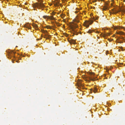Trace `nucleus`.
<instances>
[{
    "label": "nucleus",
    "mask_w": 125,
    "mask_h": 125,
    "mask_svg": "<svg viewBox=\"0 0 125 125\" xmlns=\"http://www.w3.org/2000/svg\"><path fill=\"white\" fill-rule=\"evenodd\" d=\"M44 33L45 34H47L48 33L47 32V31L46 30H45V33Z\"/></svg>",
    "instance_id": "6ab92c4d"
},
{
    "label": "nucleus",
    "mask_w": 125,
    "mask_h": 125,
    "mask_svg": "<svg viewBox=\"0 0 125 125\" xmlns=\"http://www.w3.org/2000/svg\"><path fill=\"white\" fill-rule=\"evenodd\" d=\"M118 29V28H117V27H115V28H114V29H115V30H116V29Z\"/></svg>",
    "instance_id": "a878e982"
},
{
    "label": "nucleus",
    "mask_w": 125,
    "mask_h": 125,
    "mask_svg": "<svg viewBox=\"0 0 125 125\" xmlns=\"http://www.w3.org/2000/svg\"><path fill=\"white\" fill-rule=\"evenodd\" d=\"M65 1L66 0H64Z\"/></svg>",
    "instance_id": "4c0bfd02"
},
{
    "label": "nucleus",
    "mask_w": 125,
    "mask_h": 125,
    "mask_svg": "<svg viewBox=\"0 0 125 125\" xmlns=\"http://www.w3.org/2000/svg\"><path fill=\"white\" fill-rule=\"evenodd\" d=\"M81 80H80V81L78 82V86L79 87H83V85L81 83Z\"/></svg>",
    "instance_id": "39448f33"
},
{
    "label": "nucleus",
    "mask_w": 125,
    "mask_h": 125,
    "mask_svg": "<svg viewBox=\"0 0 125 125\" xmlns=\"http://www.w3.org/2000/svg\"><path fill=\"white\" fill-rule=\"evenodd\" d=\"M117 40H119V39H117Z\"/></svg>",
    "instance_id": "72a5a7b5"
},
{
    "label": "nucleus",
    "mask_w": 125,
    "mask_h": 125,
    "mask_svg": "<svg viewBox=\"0 0 125 125\" xmlns=\"http://www.w3.org/2000/svg\"><path fill=\"white\" fill-rule=\"evenodd\" d=\"M44 28H47V29H51V27H50V26H48V25H47V26H46L45 27H44Z\"/></svg>",
    "instance_id": "ddd939ff"
},
{
    "label": "nucleus",
    "mask_w": 125,
    "mask_h": 125,
    "mask_svg": "<svg viewBox=\"0 0 125 125\" xmlns=\"http://www.w3.org/2000/svg\"><path fill=\"white\" fill-rule=\"evenodd\" d=\"M24 27H25L29 29L31 28V27L30 26L29 23L26 24L24 25Z\"/></svg>",
    "instance_id": "423d86ee"
},
{
    "label": "nucleus",
    "mask_w": 125,
    "mask_h": 125,
    "mask_svg": "<svg viewBox=\"0 0 125 125\" xmlns=\"http://www.w3.org/2000/svg\"><path fill=\"white\" fill-rule=\"evenodd\" d=\"M90 90L91 91H92V89H90Z\"/></svg>",
    "instance_id": "2f4dec72"
},
{
    "label": "nucleus",
    "mask_w": 125,
    "mask_h": 125,
    "mask_svg": "<svg viewBox=\"0 0 125 125\" xmlns=\"http://www.w3.org/2000/svg\"><path fill=\"white\" fill-rule=\"evenodd\" d=\"M88 79L89 80H88L86 79L85 80L87 81L90 82V80H91L92 81H94L95 80L94 78H93L92 77H88Z\"/></svg>",
    "instance_id": "7ed1b4c3"
},
{
    "label": "nucleus",
    "mask_w": 125,
    "mask_h": 125,
    "mask_svg": "<svg viewBox=\"0 0 125 125\" xmlns=\"http://www.w3.org/2000/svg\"><path fill=\"white\" fill-rule=\"evenodd\" d=\"M116 33L118 34H119L120 35H124V33L123 32L120 31L119 32H116Z\"/></svg>",
    "instance_id": "1a4fd4ad"
},
{
    "label": "nucleus",
    "mask_w": 125,
    "mask_h": 125,
    "mask_svg": "<svg viewBox=\"0 0 125 125\" xmlns=\"http://www.w3.org/2000/svg\"><path fill=\"white\" fill-rule=\"evenodd\" d=\"M112 10L113 11V14H116L118 12V10H114L113 9H112Z\"/></svg>",
    "instance_id": "9d476101"
},
{
    "label": "nucleus",
    "mask_w": 125,
    "mask_h": 125,
    "mask_svg": "<svg viewBox=\"0 0 125 125\" xmlns=\"http://www.w3.org/2000/svg\"><path fill=\"white\" fill-rule=\"evenodd\" d=\"M122 12H125V11L124 10H123L122 11Z\"/></svg>",
    "instance_id": "c756f323"
},
{
    "label": "nucleus",
    "mask_w": 125,
    "mask_h": 125,
    "mask_svg": "<svg viewBox=\"0 0 125 125\" xmlns=\"http://www.w3.org/2000/svg\"><path fill=\"white\" fill-rule=\"evenodd\" d=\"M112 4H111V5H112Z\"/></svg>",
    "instance_id": "c9c22d12"
},
{
    "label": "nucleus",
    "mask_w": 125,
    "mask_h": 125,
    "mask_svg": "<svg viewBox=\"0 0 125 125\" xmlns=\"http://www.w3.org/2000/svg\"><path fill=\"white\" fill-rule=\"evenodd\" d=\"M48 16H43V18L44 19H46L47 18H48Z\"/></svg>",
    "instance_id": "f3484780"
},
{
    "label": "nucleus",
    "mask_w": 125,
    "mask_h": 125,
    "mask_svg": "<svg viewBox=\"0 0 125 125\" xmlns=\"http://www.w3.org/2000/svg\"><path fill=\"white\" fill-rule=\"evenodd\" d=\"M56 34H57V35H58V34L57 33H56Z\"/></svg>",
    "instance_id": "f704fd0d"
},
{
    "label": "nucleus",
    "mask_w": 125,
    "mask_h": 125,
    "mask_svg": "<svg viewBox=\"0 0 125 125\" xmlns=\"http://www.w3.org/2000/svg\"><path fill=\"white\" fill-rule=\"evenodd\" d=\"M93 22V21H86L84 22V26L86 27H89L90 25Z\"/></svg>",
    "instance_id": "f257e3e1"
},
{
    "label": "nucleus",
    "mask_w": 125,
    "mask_h": 125,
    "mask_svg": "<svg viewBox=\"0 0 125 125\" xmlns=\"http://www.w3.org/2000/svg\"><path fill=\"white\" fill-rule=\"evenodd\" d=\"M70 43L71 44H75V40L72 39L69 41Z\"/></svg>",
    "instance_id": "6e6552de"
},
{
    "label": "nucleus",
    "mask_w": 125,
    "mask_h": 125,
    "mask_svg": "<svg viewBox=\"0 0 125 125\" xmlns=\"http://www.w3.org/2000/svg\"><path fill=\"white\" fill-rule=\"evenodd\" d=\"M75 21L77 22H79V21L78 20H76Z\"/></svg>",
    "instance_id": "393cba45"
},
{
    "label": "nucleus",
    "mask_w": 125,
    "mask_h": 125,
    "mask_svg": "<svg viewBox=\"0 0 125 125\" xmlns=\"http://www.w3.org/2000/svg\"><path fill=\"white\" fill-rule=\"evenodd\" d=\"M96 33H99V32L98 31H96Z\"/></svg>",
    "instance_id": "bb28decb"
},
{
    "label": "nucleus",
    "mask_w": 125,
    "mask_h": 125,
    "mask_svg": "<svg viewBox=\"0 0 125 125\" xmlns=\"http://www.w3.org/2000/svg\"><path fill=\"white\" fill-rule=\"evenodd\" d=\"M92 32V31L91 30H89L88 31V32L89 33H91Z\"/></svg>",
    "instance_id": "a211bd4d"
},
{
    "label": "nucleus",
    "mask_w": 125,
    "mask_h": 125,
    "mask_svg": "<svg viewBox=\"0 0 125 125\" xmlns=\"http://www.w3.org/2000/svg\"><path fill=\"white\" fill-rule=\"evenodd\" d=\"M33 26L34 27H35L36 28H38V27L37 25L34 24L33 25Z\"/></svg>",
    "instance_id": "4468645a"
},
{
    "label": "nucleus",
    "mask_w": 125,
    "mask_h": 125,
    "mask_svg": "<svg viewBox=\"0 0 125 125\" xmlns=\"http://www.w3.org/2000/svg\"><path fill=\"white\" fill-rule=\"evenodd\" d=\"M45 30H42V32H43V33H45Z\"/></svg>",
    "instance_id": "aec40b11"
},
{
    "label": "nucleus",
    "mask_w": 125,
    "mask_h": 125,
    "mask_svg": "<svg viewBox=\"0 0 125 125\" xmlns=\"http://www.w3.org/2000/svg\"><path fill=\"white\" fill-rule=\"evenodd\" d=\"M78 26L76 24H74L73 25H72L71 26V29L74 31H75L74 30L75 29L77 28Z\"/></svg>",
    "instance_id": "f03ea898"
},
{
    "label": "nucleus",
    "mask_w": 125,
    "mask_h": 125,
    "mask_svg": "<svg viewBox=\"0 0 125 125\" xmlns=\"http://www.w3.org/2000/svg\"><path fill=\"white\" fill-rule=\"evenodd\" d=\"M118 42L119 43H122L123 42L120 41H119V42Z\"/></svg>",
    "instance_id": "412c9836"
},
{
    "label": "nucleus",
    "mask_w": 125,
    "mask_h": 125,
    "mask_svg": "<svg viewBox=\"0 0 125 125\" xmlns=\"http://www.w3.org/2000/svg\"><path fill=\"white\" fill-rule=\"evenodd\" d=\"M88 73L89 74L91 75H94V73H91L90 72H88Z\"/></svg>",
    "instance_id": "2eb2a0df"
},
{
    "label": "nucleus",
    "mask_w": 125,
    "mask_h": 125,
    "mask_svg": "<svg viewBox=\"0 0 125 125\" xmlns=\"http://www.w3.org/2000/svg\"><path fill=\"white\" fill-rule=\"evenodd\" d=\"M111 1L112 2H113L114 1V0H111Z\"/></svg>",
    "instance_id": "c85d7f7f"
},
{
    "label": "nucleus",
    "mask_w": 125,
    "mask_h": 125,
    "mask_svg": "<svg viewBox=\"0 0 125 125\" xmlns=\"http://www.w3.org/2000/svg\"><path fill=\"white\" fill-rule=\"evenodd\" d=\"M110 35V33H105L103 34V35L102 36L104 37V38L105 36H109Z\"/></svg>",
    "instance_id": "0eeeda50"
},
{
    "label": "nucleus",
    "mask_w": 125,
    "mask_h": 125,
    "mask_svg": "<svg viewBox=\"0 0 125 125\" xmlns=\"http://www.w3.org/2000/svg\"><path fill=\"white\" fill-rule=\"evenodd\" d=\"M44 38L46 39H50L51 38V36L49 35L48 34H46L45 35Z\"/></svg>",
    "instance_id": "20e7f679"
},
{
    "label": "nucleus",
    "mask_w": 125,
    "mask_h": 125,
    "mask_svg": "<svg viewBox=\"0 0 125 125\" xmlns=\"http://www.w3.org/2000/svg\"><path fill=\"white\" fill-rule=\"evenodd\" d=\"M84 77L86 78V77H85V76H84Z\"/></svg>",
    "instance_id": "7c9ffc66"
},
{
    "label": "nucleus",
    "mask_w": 125,
    "mask_h": 125,
    "mask_svg": "<svg viewBox=\"0 0 125 125\" xmlns=\"http://www.w3.org/2000/svg\"><path fill=\"white\" fill-rule=\"evenodd\" d=\"M48 19L51 20H53L54 19L53 17L52 16H48Z\"/></svg>",
    "instance_id": "f8f14e48"
},
{
    "label": "nucleus",
    "mask_w": 125,
    "mask_h": 125,
    "mask_svg": "<svg viewBox=\"0 0 125 125\" xmlns=\"http://www.w3.org/2000/svg\"><path fill=\"white\" fill-rule=\"evenodd\" d=\"M75 12V13H77V11H76V12Z\"/></svg>",
    "instance_id": "473e14b6"
},
{
    "label": "nucleus",
    "mask_w": 125,
    "mask_h": 125,
    "mask_svg": "<svg viewBox=\"0 0 125 125\" xmlns=\"http://www.w3.org/2000/svg\"><path fill=\"white\" fill-rule=\"evenodd\" d=\"M57 0V2H56V3H57L58 4H59V1L58 0Z\"/></svg>",
    "instance_id": "5701e85b"
},
{
    "label": "nucleus",
    "mask_w": 125,
    "mask_h": 125,
    "mask_svg": "<svg viewBox=\"0 0 125 125\" xmlns=\"http://www.w3.org/2000/svg\"><path fill=\"white\" fill-rule=\"evenodd\" d=\"M64 34H65V35H66V36H67V34L66 33H64Z\"/></svg>",
    "instance_id": "cd10ccee"
},
{
    "label": "nucleus",
    "mask_w": 125,
    "mask_h": 125,
    "mask_svg": "<svg viewBox=\"0 0 125 125\" xmlns=\"http://www.w3.org/2000/svg\"><path fill=\"white\" fill-rule=\"evenodd\" d=\"M115 35H113V36H114Z\"/></svg>",
    "instance_id": "e433bc0d"
},
{
    "label": "nucleus",
    "mask_w": 125,
    "mask_h": 125,
    "mask_svg": "<svg viewBox=\"0 0 125 125\" xmlns=\"http://www.w3.org/2000/svg\"><path fill=\"white\" fill-rule=\"evenodd\" d=\"M54 5L55 6H58V4L57 3H56L55 4H54Z\"/></svg>",
    "instance_id": "4be33fe9"
},
{
    "label": "nucleus",
    "mask_w": 125,
    "mask_h": 125,
    "mask_svg": "<svg viewBox=\"0 0 125 125\" xmlns=\"http://www.w3.org/2000/svg\"><path fill=\"white\" fill-rule=\"evenodd\" d=\"M107 9V7H106L104 8V9L105 10L106 9Z\"/></svg>",
    "instance_id": "b1692460"
},
{
    "label": "nucleus",
    "mask_w": 125,
    "mask_h": 125,
    "mask_svg": "<svg viewBox=\"0 0 125 125\" xmlns=\"http://www.w3.org/2000/svg\"><path fill=\"white\" fill-rule=\"evenodd\" d=\"M118 38H120L122 39H123L124 40H125V39H124V38L123 37H119Z\"/></svg>",
    "instance_id": "dca6fc26"
},
{
    "label": "nucleus",
    "mask_w": 125,
    "mask_h": 125,
    "mask_svg": "<svg viewBox=\"0 0 125 125\" xmlns=\"http://www.w3.org/2000/svg\"><path fill=\"white\" fill-rule=\"evenodd\" d=\"M97 91V89L96 87H94L93 91L94 93L96 92Z\"/></svg>",
    "instance_id": "9b49d317"
}]
</instances>
